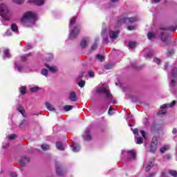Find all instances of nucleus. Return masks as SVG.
Instances as JSON below:
<instances>
[{"label": "nucleus", "mask_w": 177, "mask_h": 177, "mask_svg": "<svg viewBox=\"0 0 177 177\" xmlns=\"http://www.w3.org/2000/svg\"><path fill=\"white\" fill-rule=\"evenodd\" d=\"M118 30H109V37L112 41H114L115 39H117L118 37Z\"/></svg>", "instance_id": "nucleus-11"}, {"label": "nucleus", "mask_w": 177, "mask_h": 177, "mask_svg": "<svg viewBox=\"0 0 177 177\" xmlns=\"http://www.w3.org/2000/svg\"><path fill=\"white\" fill-rule=\"evenodd\" d=\"M96 59L97 60H99V62H104V57L100 54L96 55Z\"/></svg>", "instance_id": "nucleus-35"}, {"label": "nucleus", "mask_w": 177, "mask_h": 177, "mask_svg": "<svg viewBox=\"0 0 177 177\" xmlns=\"http://www.w3.org/2000/svg\"><path fill=\"white\" fill-rule=\"evenodd\" d=\"M19 92L21 95H26V93L27 92V88L26 86H21L19 88Z\"/></svg>", "instance_id": "nucleus-33"}, {"label": "nucleus", "mask_w": 177, "mask_h": 177, "mask_svg": "<svg viewBox=\"0 0 177 177\" xmlns=\"http://www.w3.org/2000/svg\"><path fill=\"white\" fill-rule=\"evenodd\" d=\"M104 41L106 42V44H109V37H104Z\"/></svg>", "instance_id": "nucleus-59"}, {"label": "nucleus", "mask_w": 177, "mask_h": 177, "mask_svg": "<svg viewBox=\"0 0 177 177\" xmlns=\"http://www.w3.org/2000/svg\"><path fill=\"white\" fill-rule=\"evenodd\" d=\"M160 177H168V176H167V174H165V173L162 172Z\"/></svg>", "instance_id": "nucleus-63"}, {"label": "nucleus", "mask_w": 177, "mask_h": 177, "mask_svg": "<svg viewBox=\"0 0 177 177\" xmlns=\"http://www.w3.org/2000/svg\"><path fill=\"white\" fill-rule=\"evenodd\" d=\"M153 62L154 63H156V64H160V63H161V60L157 57L153 59Z\"/></svg>", "instance_id": "nucleus-53"}, {"label": "nucleus", "mask_w": 177, "mask_h": 177, "mask_svg": "<svg viewBox=\"0 0 177 177\" xmlns=\"http://www.w3.org/2000/svg\"><path fill=\"white\" fill-rule=\"evenodd\" d=\"M8 139L10 140H15L17 138V135L16 134H11L7 136Z\"/></svg>", "instance_id": "nucleus-34"}, {"label": "nucleus", "mask_w": 177, "mask_h": 177, "mask_svg": "<svg viewBox=\"0 0 177 177\" xmlns=\"http://www.w3.org/2000/svg\"><path fill=\"white\" fill-rule=\"evenodd\" d=\"M0 16L3 17L1 22L4 26H9V21L10 17H9V8L8 6L5 4L0 5Z\"/></svg>", "instance_id": "nucleus-5"}, {"label": "nucleus", "mask_w": 177, "mask_h": 177, "mask_svg": "<svg viewBox=\"0 0 177 177\" xmlns=\"http://www.w3.org/2000/svg\"><path fill=\"white\" fill-rule=\"evenodd\" d=\"M171 77L173 78H176L177 77V68H174L171 71Z\"/></svg>", "instance_id": "nucleus-31"}, {"label": "nucleus", "mask_w": 177, "mask_h": 177, "mask_svg": "<svg viewBox=\"0 0 177 177\" xmlns=\"http://www.w3.org/2000/svg\"><path fill=\"white\" fill-rule=\"evenodd\" d=\"M12 2L17 5H22V3H24V0H12Z\"/></svg>", "instance_id": "nucleus-39"}, {"label": "nucleus", "mask_w": 177, "mask_h": 177, "mask_svg": "<svg viewBox=\"0 0 177 177\" xmlns=\"http://www.w3.org/2000/svg\"><path fill=\"white\" fill-rule=\"evenodd\" d=\"M11 30L13 31V32H16V34H19V27L16 24H12L11 25Z\"/></svg>", "instance_id": "nucleus-24"}, {"label": "nucleus", "mask_w": 177, "mask_h": 177, "mask_svg": "<svg viewBox=\"0 0 177 177\" xmlns=\"http://www.w3.org/2000/svg\"><path fill=\"white\" fill-rule=\"evenodd\" d=\"M5 34L8 37H10V35H12V31L11 30H7Z\"/></svg>", "instance_id": "nucleus-57"}, {"label": "nucleus", "mask_w": 177, "mask_h": 177, "mask_svg": "<svg viewBox=\"0 0 177 177\" xmlns=\"http://www.w3.org/2000/svg\"><path fill=\"white\" fill-rule=\"evenodd\" d=\"M175 104H176V101L174 100L170 104H165L162 105L160 106V109L162 110H160L158 112V115H162L165 114V113H167V111L165 110V109H167V107H174V106H175Z\"/></svg>", "instance_id": "nucleus-7"}, {"label": "nucleus", "mask_w": 177, "mask_h": 177, "mask_svg": "<svg viewBox=\"0 0 177 177\" xmlns=\"http://www.w3.org/2000/svg\"><path fill=\"white\" fill-rule=\"evenodd\" d=\"M102 108L103 109L102 113H105V111H107V109H109V104H103Z\"/></svg>", "instance_id": "nucleus-44"}, {"label": "nucleus", "mask_w": 177, "mask_h": 177, "mask_svg": "<svg viewBox=\"0 0 177 177\" xmlns=\"http://www.w3.org/2000/svg\"><path fill=\"white\" fill-rule=\"evenodd\" d=\"M34 3L37 6H42L45 5V0H33Z\"/></svg>", "instance_id": "nucleus-22"}, {"label": "nucleus", "mask_w": 177, "mask_h": 177, "mask_svg": "<svg viewBox=\"0 0 177 177\" xmlns=\"http://www.w3.org/2000/svg\"><path fill=\"white\" fill-rule=\"evenodd\" d=\"M157 146L155 144H153L151 142V145L149 146V151L150 153H156V150H157Z\"/></svg>", "instance_id": "nucleus-18"}, {"label": "nucleus", "mask_w": 177, "mask_h": 177, "mask_svg": "<svg viewBox=\"0 0 177 177\" xmlns=\"http://www.w3.org/2000/svg\"><path fill=\"white\" fill-rule=\"evenodd\" d=\"M5 57H10V53H9V49H5L4 50V56L3 58Z\"/></svg>", "instance_id": "nucleus-36"}, {"label": "nucleus", "mask_w": 177, "mask_h": 177, "mask_svg": "<svg viewBox=\"0 0 177 177\" xmlns=\"http://www.w3.org/2000/svg\"><path fill=\"white\" fill-rule=\"evenodd\" d=\"M143 139L147 140V136L146 133H136L135 136V142L137 145H142L143 143Z\"/></svg>", "instance_id": "nucleus-8"}, {"label": "nucleus", "mask_w": 177, "mask_h": 177, "mask_svg": "<svg viewBox=\"0 0 177 177\" xmlns=\"http://www.w3.org/2000/svg\"><path fill=\"white\" fill-rule=\"evenodd\" d=\"M37 20H38L37 13L28 11L22 16L21 23L24 27H33V26H35Z\"/></svg>", "instance_id": "nucleus-1"}, {"label": "nucleus", "mask_w": 177, "mask_h": 177, "mask_svg": "<svg viewBox=\"0 0 177 177\" xmlns=\"http://www.w3.org/2000/svg\"><path fill=\"white\" fill-rule=\"evenodd\" d=\"M15 70H17V71H19V72L26 71V66L19 63H15Z\"/></svg>", "instance_id": "nucleus-13"}, {"label": "nucleus", "mask_w": 177, "mask_h": 177, "mask_svg": "<svg viewBox=\"0 0 177 177\" xmlns=\"http://www.w3.org/2000/svg\"><path fill=\"white\" fill-rule=\"evenodd\" d=\"M64 111H70V110H73V106L71 105H66L64 106Z\"/></svg>", "instance_id": "nucleus-38"}, {"label": "nucleus", "mask_w": 177, "mask_h": 177, "mask_svg": "<svg viewBox=\"0 0 177 177\" xmlns=\"http://www.w3.org/2000/svg\"><path fill=\"white\" fill-rule=\"evenodd\" d=\"M37 91H39V88L37 86L30 88V92H37Z\"/></svg>", "instance_id": "nucleus-47"}, {"label": "nucleus", "mask_w": 177, "mask_h": 177, "mask_svg": "<svg viewBox=\"0 0 177 177\" xmlns=\"http://www.w3.org/2000/svg\"><path fill=\"white\" fill-rule=\"evenodd\" d=\"M41 74L44 76V77H48V69L46 68H43L41 70Z\"/></svg>", "instance_id": "nucleus-41"}, {"label": "nucleus", "mask_w": 177, "mask_h": 177, "mask_svg": "<svg viewBox=\"0 0 177 177\" xmlns=\"http://www.w3.org/2000/svg\"><path fill=\"white\" fill-rule=\"evenodd\" d=\"M138 46V43L136 41H130L129 43V48L131 49H133V48H136Z\"/></svg>", "instance_id": "nucleus-28"}, {"label": "nucleus", "mask_w": 177, "mask_h": 177, "mask_svg": "<svg viewBox=\"0 0 177 177\" xmlns=\"http://www.w3.org/2000/svg\"><path fill=\"white\" fill-rule=\"evenodd\" d=\"M128 157L129 158L135 159L136 158V150H130L127 152Z\"/></svg>", "instance_id": "nucleus-16"}, {"label": "nucleus", "mask_w": 177, "mask_h": 177, "mask_svg": "<svg viewBox=\"0 0 177 177\" xmlns=\"http://www.w3.org/2000/svg\"><path fill=\"white\" fill-rule=\"evenodd\" d=\"M77 84L80 88H84L85 86V81L84 80H80Z\"/></svg>", "instance_id": "nucleus-42"}, {"label": "nucleus", "mask_w": 177, "mask_h": 177, "mask_svg": "<svg viewBox=\"0 0 177 177\" xmlns=\"http://www.w3.org/2000/svg\"><path fill=\"white\" fill-rule=\"evenodd\" d=\"M77 20V17H73L71 18L69 24V39H75L76 37H78L80 34V28L75 26V21Z\"/></svg>", "instance_id": "nucleus-4"}, {"label": "nucleus", "mask_w": 177, "mask_h": 177, "mask_svg": "<svg viewBox=\"0 0 177 177\" xmlns=\"http://www.w3.org/2000/svg\"><path fill=\"white\" fill-rule=\"evenodd\" d=\"M127 30H129V31H132V30H135V26H128Z\"/></svg>", "instance_id": "nucleus-55"}, {"label": "nucleus", "mask_w": 177, "mask_h": 177, "mask_svg": "<svg viewBox=\"0 0 177 177\" xmlns=\"http://www.w3.org/2000/svg\"><path fill=\"white\" fill-rule=\"evenodd\" d=\"M131 129L133 133H139V129Z\"/></svg>", "instance_id": "nucleus-54"}, {"label": "nucleus", "mask_w": 177, "mask_h": 177, "mask_svg": "<svg viewBox=\"0 0 177 177\" xmlns=\"http://www.w3.org/2000/svg\"><path fill=\"white\" fill-rule=\"evenodd\" d=\"M108 113L109 115H113L114 114V112H113V109H111V108H109Z\"/></svg>", "instance_id": "nucleus-56"}, {"label": "nucleus", "mask_w": 177, "mask_h": 177, "mask_svg": "<svg viewBox=\"0 0 177 177\" xmlns=\"http://www.w3.org/2000/svg\"><path fill=\"white\" fill-rule=\"evenodd\" d=\"M112 67H113V64H107L106 65L104 66V68H106V70H111Z\"/></svg>", "instance_id": "nucleus-45"}, {"label": "nucleus", "mask_w": 177, "mask_h": 177, "mask_svg": "<svg viewBox=\"0 0 177 177\" xmlns=\"http://www.w3.org/2000/svg\"><path fill=\"white\" fill-rule=\"evenodd\" d=\"M86 133H91V127H87L86 130Z\"/></svg>", "instance_id": "nucleus-62"}, {"label": "nucleus", "mask_w": 177, "mask_h": 177, "mask_svg": "<svg viewBox=\"0 0 177 177\" xmlns=\"http://www.w3.org/2000/svg\"><path fill=\"white\" fill-rule=\"evenodd\" d=\"M147 37H148V39H153V38H156V35H154V33L151 32H148Z\"/></svg>", "instance_id": "nucleus-37"}, {"label": "nucleus", "mask_w": 177, "mask_h": 177, "mask_svg": "<svg viewBox=\"0 0 177 177\" xmlns=\"http://www.w3.org/2000/svg\"><path fill=\"white\" fill-rule=\"evenodd\" d=\"M88 75L89 77H91V78H93V77H95V73L93 72V71H89Z\"/></svg>", "instance_id": "nucleus-51"}, {"label": "nucleus", "mask_w": 177, "mask_h": 177, "mask_svg": "<svg viewBox=\"0 0 177 177\" xmlns=\"http://www.w3.org/2000/svg\"><path fill=\"white\" fill-rule=\"evenodd\" d=\"M83 139L86 142H89V140H91L92 139V136L89 133H84L83 135Z\"/></svg>", "instance_id": "nucleus-25"}, {"label": "nucleus", "mask_w": 177, "mask_h": 177, "mask_svg": "<svg viewBox=\"0 0 177 177\" xmlns=\"http://www.w3.org/2000/svg\"><path fill=\"white\" fill-rule=\"evenodd\" d=\"M28 162H30V158L27 156H22L19 160L21 167H25L26 164H28Z\"/></svg>", "instance_id": "nucleus-10"}, {"label": "nucleus", "mask_w": 177, "mask_h": 177, "mask_svg": "<svg viewBox=\"0 0 177 177\" xmlns=\"http://www.w3.org/2000/svg\"><path fill=\"white\" fill-rule=\"evenodd\" d=\"M169 174L171 176L177 177V171L176 170H171Z\"/></svg>", "instance_id": "nucleus-43"}, {"label": "nucleus", "mask_w": 177, "mask_h": 177, "mask_svg": "<svg viewBox=\"0 0 177 177\" xmlns=\"http://www.w3.org/2000/svg\"><path fill=\"white\" fill-rule=\"evenodd\" d=\"M153 57V53H148L147 54V57Z\"/></svg>", "instance_id": "nucleus-61"}, {"label": "nucleus", "mask_w": 177, "mask_h": 177, "mask_svg": "<svg viewBox=\"0 0 177 177\" xmlns=\"http://www.w3.org/2000/svg\"><path fill=\"white\" fill-rule=\"evenodd\" d=\"M9 147V142H3L2 145L3 149H8Z\"/></svg>", "instance_id": "nucleus-52"}, {"label": "nucleus", "mask_w": 177, "mask_h": 177, "mask_svg": "<svg viewBox=\"0 0 177 177\" xmlns=\"http://www.w3.org/2000/svg\"><path fill=\"white\" fill-rule=\"evenodd\" d=\"M151 143H152V145H156V146H158V140H157V137H156V136L153 137L152 141H151Z\"/></svg>", "instance_id": "nucleus-40"}, {"label": "nucleus", "mask_w": 177, "mask_h": 177, "mask_svg": "<svg viewBox=\"0 0 177 177\" xmlns=\"http://www.w3.org/2000/svg\"><path fill=\"white\" fill-rule=\"evenodd\" d=\"M127 121L129 124V127H133V124H131L129 122H131V121H133V116L131 114L128 115L127 118Z\"/></svg>", "instance_id": "nucleus-23"}, {"label": "nucleus", "mask_w": 177, "mask_h": 177, "mask_svg": "<svg viewBox=\"0 0 177 177\" xmlns=\"http://www.w3.org/2000/svg\"><path fill=\"white\" fill-rule=\"evenodd\" d=\"M97 48V43L95 42L92 46H91V50H95V49Z\"/></svg>", "instance_id": "nucleus-49"}, {"label": "nucleus", "mask_w": 177, "mask_h": 177, "mask_svg": "<svg viewBox=\"0 0 177 177\" xmlns=\"http://www.w3.org/2000/svg\"><path fill=\"white\" fill-rule=\"evenodd\" d=\"M170 30L171 31H175L176 28L174 27H168V26H160L159 30H157V34L159 35L161 41L167 44L168 42V39L169 38V35H168V31Z\"/></svg>", "instance_id": "nucleus-3"}, {"label": "nucleus", "mask_w": 177, "mask_h": 177, "mask_svg": "<svg viewBox=\"0 0 177 177\" xmlns=\"http://www.w3.org/2000/svg\"><path fill=\"white\" fill-rule=\"evenodd\" d=\"M41 149L44 151H48V150H50V145H49L48 144H46V143L42 144L41 145Z\"/></svg>", "instance_id": "nucleus-19"}, {"label": "nucleus", "mask_w": 177, "mask_h": 177, "mask_svg": "<svg viewBox=\"0 0 177 177\" xmlns=\"http://www.w3.org/2000/svg\"><path fill=\"white\" fill-rule=\"evenodd\" d=\"M169 150V145H165L160 148V151L162 154H164L167 151Z\"/></svg>", "instance_id": "nucleus-27"}, {"label": "nucleus", "mask_w": 177, "mask_h": 177, "mask_svg": "<svg viewBox=\"0 0 177 177\" xmlns=\"http://www.w3.org/2000/svg\"><path fill=\"white\" fill-rule=\"evenodd\" d=\"M89 44V38L85 37L83 38L80 42V46L81 48H86L88 46V44Z\"/></svg>", "instance_id": "nucleus-12"}, {"label": "nucleus", "mask_w": 177, "mask_h": 177, "mask_svg": "<svg viewBox=\"0 0 177 177\" xmlns=\"http://www.w3.org/2000/svg\"><path fill=\"white\" fill-rule=\"evenodd\" d=\"M29 122L27 120H24L21 122L19 124V128L21 129H24V128H27V126L28 125Z\"/></svg>", "instance_id": "nucleus-17"}, {"label": "nucleus", "mask_w": 177, "mask_h": 177, "mask_svg": "<svg viewBox=\"0 0 177 177\" xmlns=\"http://www.w3.org/2000/svg\"><path fill=\"white\" fill-rule=\"evenodd\" d=\"M154 165V163L153 162H149L147 165V167H145V171H149L151 168H153V166Z\"/></svg>", "instance_id": "nucleus-26"}, {"label": "nucleus", "mask_w": 177, "mask_h": 177, "mask_svg": "<svg viewBox=\"0 0 177 177\" xmlns=\"http://www.w3.org/2000/svg\"><path fill=\"white\" fill-rule=\"evenodd\" d=\"M46 107L49 110V111H55V110H56L55 106H53V105L49 102L46 103Z\"/></svg>", "instance_id": "nucleus-21"}, {"label": "nucleus", "mask_w": 177, "mask_h": 177, "mask_svg": "<svg viewBox=\"0 0 177 177\" xmlns=\"http://www.w3.org/2000/svg\"><path fill=\"white\" fill-rule=\"evenodd\" d=\"M129 21V23H135V21H138V18L137 17L127 18V17H121L118 20V27H119L120 24H122V23H127V21Z\"/></svg>", "instance_id": "nucleus-6"}, {"label": "nucleus", "mask_w": 177, "mask_h": 177, "mask_svg": "<svg viewBox=\"0 0 177 177\" xmlns=\"http://www.w3.org/2000/svg\"><path fill=\"white\" fill-rule=\"evenodd\" d=\"M28 56H31V53L24 55L21 57V62H26L27 59L28 58Z\"/></svg>", "instance_id": "nucleus-32"}, {"label": "nucleus", "mask_w": 177, "mask_h": 177, "mask_svg": "<svg viewBox=\"0 0 177 177\" xmlns=\"http://www.w3.org/2000/svg\"><path fill=\"white\" fill-rule=\"evenodd\" d=\"M84 77V72H82L80 74H79L78 79L81 80Z\"/></svg>", "instance_id": "nucleus-60"}, {"label": "nucleus", "mask_w": 177, "mask_h": 177, "mask_svg": "<svg viewBox=\"0 0 177 177\" xmlns=\"http://www.w3.org/2000/svg\"><path fill=\"white\" fill-rule=\"evenodd\" d=\"M17 110L18 111H19V113H21V114L23 115V117H26V111L24 110V108L21 105L18 104L17 106Z\"/></svg>", "instance_id": "nucleus-14"}, {"label": "nucleus", "mask_w": 177, "mask_h": 177, "mask_svg": "<svg viewBox=\"0 0 177 177\" xmlns=\"http://www.w3.org/2000/svg\"><path fill=\"white\" fill-rule=\"evenodd\" d=\"M56 147L58 149V150H64V147H63V144L62 142H56Z\"/></svg>", "instance_id": "nucleus-30"}, {"label": "nucleus", "mask_w": 177, "mask_h": 177, "mask_svg": "<svg viewBox=\"0 0 177 177\" xmlns=\"http://www.w3.org/2000/svg\"><path fill=\"white\" fill-rule=\"evenodd\" d=\"M44 66L52 74H56V73L59 71V68L55 65H49L48 64H44Z\"/></svg>", "instance_id": "nucleus-9"}, {"label": "nucleus", "mask_w": 177, "mask_h": 177, "mask_svg": "<svg viewBox=\"0 0 177 177\" xmlns=\"http://www.w3.org/2000/svg\"><path fill=\"white\" fill-rule=\"evenodd\" d=\"M172 133H177V128H174L173 129Z\"/></svg>", "instance_id": "nucleus-64"}, {"label": "nucleus", "mask_w": 177, "mask_h": 177, "mask_svg": "<svg viewBox=\"0 0 177 177\" xmlns=\"http://www.w3.org/2000/svg\"><path fill=\"white\" fill-rule=\"evenodd\" d=\"M10 177H17V174L16 173H10Z\"/></svg>", "instance_id": "nucleus-58"}, {"label": "nucleus", "mask_w": 177, "mask_h": 177, "mask_svg": "<svg viewBox=\"0 0 177 177\" xmlns=\"http://www.w3.org/2000/svg\"><path fill=\"white\" fill-rule=\"evenodd\" d=\"M102 35L104 36V34H106V25L104 24L102 26V32H101Z\"/></svg>", "instance_id": "nucleus-48"}, {"label": "nucleus", "mask_w": 177, "mask_h": 177, "mask_svg": "<svg viewBox=\"0 0 177 177\" xmlns=\"http://www.w3.org/2000/svg\"><path fill=\"white\" fill-rule=\"evenodd\" d=\"M95 93H99L100 95H103L105 96L107 100H109L111 103L113 104H117V100H113V95L110 93V90L109 89V85L107 84H103L99 85L98 87L95 88Z\"/></svg>", "instance_id": "nucleus-2"}, {"label": "nucleus", "mask_w": 177, "mask_h": 177, "mask_svg": "<svg viewBox=\"0 0 177 177\" xmlns=\"http://www.w3.org/2000/svg\"><path fill=\"white\" fill-rule=\"evenodd\" d=\"M73 147V151H75V153H77V151H80V150H81V147H80V145L77 144V143H74L72 146Z\"/></svg>", "instance_id": "nucleus-20"}, {"label": "nucleus", "mask_w": 177, "mask_h": 177, "mask_svg": "<svg viewBox=\"0 0 177 177\" xmlns=\"http://www.w3.org/2000/svg\"><path fill=\"white\" fill-rule=\"evenodd\" d=\"M176 85V82H175V80H171L170 81V86L171 88H174V86Z\"/></svg>", "instance_id": "nucleus-46"}, {"label": "nucleus", "mask_w": 177, "mask_h": 177, "mask_svg": "<svg viewBox=\"0 0 177 177\" xmlns=\"http://www.w3.org/2000/svg\"><path fill=\"white\" fill-rule=\"evenodd\" d=\"M56 169L57 174L59 175V176H62V175H63V173L62 172V168L60 167V165H56Z\"/></svg>", "instance_id": "nucleus-29"}, {"label": "nucleus", "mask_w": 177, "mask_h": 177, "mask_svg": "<svg viewBox=\"0 0 177 177\" xmlns=\"http://www.w3.org/2000/svg\"><path fill=\"white\" fill-rule=\"evenodd\" d=\"M69 100L71 102L77 101V94L75 93V92L74 91L71 92V93L69 94Z\"/></svg>", "instance_id": "nucleus-15"}, {"label": "nucleus", "mask_w": 177, "mask_h": 177, "mask_svg": "<svg viewBox=\"0 0 177 177\" xmlns=\"http://www.w3.org/2000/svg\"><path fill=\"white\" fill-rule=\"evenodd\" d=\"M156 128H157V124L153 123V124H152V125H151V131H156Z\"/></svg>", "instance_id": "nucleus-50"}]
</instances>
